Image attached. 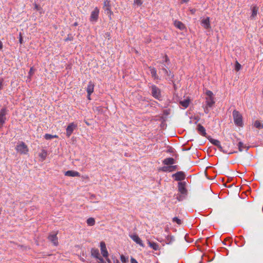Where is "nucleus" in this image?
Here are the masks:
<instances>
[{
    "instance_id": "obj_1",
    "label": "nucleus",
    "mask_w": 263,
    "mask_h": 263,
    "mask_svg": "<svg viewBox=\"0 0 263 263\" xmlns=\"http://www.w3.org/2000/svg\"><path fill=\"white\" fill-rule=\"evenodd\" d=\"M233 117L234 119V122L235 125L238 126H242L243 125V121H242V116L241 114L237 110H234L233 111Z\"/></svg>"
},
{
    "instance_id": "obj_2",
    "label": "nucleus",
    "mask_w": 263,
    "mask_h": 263,
    "mask_svg": "<svg viewBox=\"0 0 263 263\" xmlns=\"http://www.w3.org/2000/svg\"><path fill=\"white\" fill-rule=\"evenodd\" d=\"M16 150L21 154H26L28 152V148L24 142H21L16 145Z\"/></svg>"
},
{
    "instance_id": "obj_3",
    "label": "nucleus",
    "mask_w": 263,
    "mask_h": 263,
    "mask_svg": "<svg viewBox=\"0 0 263 263\" xmlns=\"http://www.w3.org/2000/svg\"><path fill=\"white\" fill-rule=\"evenodd\" d=\"M186 182H179L178 183V191L179 193L184 194L185 195H187V190L186 189Z\"/></svg>"
},
{
    "instance_id": "obj_4",
    "label": "nucleus",
    "mask_w": 263,
    "mask_h": 263,
    "mask_svg": "<svg viewBox=\"0 0 263 263\" xmlns=\"http://www.w3.org/2000/svg\"><path fill=\"white\" fill-rule=\"evenodd\" d=\"M6 109L5 108H2L0 111V128L3 126L6 120Z\"/></svg>"
},
{
    "instance_id": "obj_5",
    "label": "nucleus",
    "mask_w": 263,
    "mask_h": 263,
    "mask_svg": "<svg viewBox=\"0 0 263 263\" xmlns=\"http://www.w3.org/2000/svg\"><path fill=\"white\" fill-rule=\"evenodd\" d=\"M57 234L58 233L57 232L54 234H50L48 236V239L55 246H57L59 244Z\"/></svg>"
},
{
    "instance_id": "obj_6",
    "label": "nucleus",
    "mask_w": 263,
    "mask_h": 263,
    "mask_svg": "<svg viewBox=\"0 0 263 263\" xmlns=\"http://www.w3.org/2000/svg\"><path fill=\"white\" fill-rule=\"evenodd\" d=\"M152 93L153 96L156 99H159L161 97L160 90L155 85L152 86Z\"/></svg>"
},
{
    "instance_id": "obj_7",
    "label": "nucleus",
    "mask_w": 263,
    "mask_h": 263,
    "mask_svg": "<svg viewBox=\"0 0 263 263\" xmlns=\"http://www.w3.org/2000/svg\"><path fill=\"white\" fill-rule=\"evenodd\" d=\"M100 248L101 253L103 256L106 258L107 260L109 261V259L107 258L108 256V253L106 249V245L104 242L101 241L100 242Z\"/></svg>"
},
{
    "instance_id": "obj_8",
    "label": "nucleus",
    "mask_w": 263,
    "mask_h": 263,
    "mask_svg": "<svg viewBox=\"0 0 263 263\" xmlns=\"http://www.w3.org/2000/svg\"><path fill=\"white\" fill-rule=\"evenodd\" d=\"M99 13V9L97 7H96L91 13L90 21L91 22H96L98 18Z\"/></svg>"
},
{
    "instance_id": "obj_9",
    "label": "nucleus",
    "mask_w": 263,
    "mask_h": 263,
    "mask_svg": "<svg viewBox=\"0 0 263 263\" xmlns=\"http://www.w3.org/2000/svg\"><path fill=\"white\" fill-rule=\"evenodd\" d=\"M110 1L105 0L104 2L103 8L105 11L107 12V13L110 16L112 14V12L111 10V5L110 4Z\"/></svg>"
},
{
    "instance_id": "obj_10",
    "label": "nucleus",
    "mask_w": 263,
    "mask_h": 263,
    "mask_svg": "<svg viewBox=\"0 0 263 263\" xmlns=\"http://www.w3.org/2000/svg\"><path fill=\"white\" fill-rule=\"evenodd\" d=\"M173 177H175V179L177 181H181L185 179V175L183 172H178L173 174Z\"/></svg>"
},
{
    "instance_id": "obj_11",
    "label": "nucleus",
    "mask_w": 263,
    "mask_h": 263,
    "mask_svg": "<svg viewBox=\"0 0 263 263\" xmlns=\"http://www.w3.org/2000/svg\"><path fill=\"white\" fill-rule=\"evenodd\" d=\"M201 25L205 29H209L211 28L210 24V17H207L205 18H203L201 22Z\"/></svg>"
},
{
    "instance_id": "obj_12",
    "label": "nucleus",
    "mask_w": 263,
    "mask_h": 263,
    "mask_svg": "<svg viewBox=\"0 0 263 263\" xmlns=\"http://www.w3.org/2000/svg\"><path fill=\"white\" fill-rule=\"evenodd\" d=\"M77 125L73 123H71L69 124L66 128V135L68 137H69L72 133L73 130L76 128Z\"/></svg>"
},
{
    "instance_id": "obj_13",
    "label": "nucleus",
    "mask_w": 263,
    "mask_h": 263,
    "mask_svg": "<svg viewBox=\"0 0 263 263\" xmlns=\"http://www.w3.org/2000/svg\"><path fill=\"white\" fill-rule=\"evenodd\" d=\"M130 238L137 244L139 245L140 246L144 247V245L142 242L141 239L139 238V237L136 235H132L130 236Z\"/></svg>"
},
{
    "instance_id": "obj_14",
    "label": "nucleus",
    "mask_w": 263,
    "mask_h": 263,
    "mask_svg": "<svg viewBox=\"0 0 263 263\" xmlns=\"http://www.w3.org/2000/svg\"><path fill=\"white\" fill-rule=\"evenodd\" d=\"M207 138L209 140V141L211 142V143H212L213 145L216 146L218 147V148L219 149V150L221 151L222 149V146L220 145L219 141L218 140L214 139L210 137H207Z\"/></svg>"
},
{
    "instance_id": "obj_15",
    "label": "nucleus",
    "mask_w": 263,
    "mask_h": 263,
    "mask_svg": "<svg viewBox=\"0 0 263 263\" xmlns=\"http://www.w3.org/2000/svg\"><path fill=\"white\" fill-rule=\"evenodd\" d=\"M197 129L201 135H202V136H204L205 137H206V138L208 137L206 136V133L205 132V128L203 126H202L201 124H198L197 125Z\"/></svg>"
},
{
    "instance_id": "obj_16",
    "label": "nucleus",
    "mask_w": 263,
    "mask_h": 263,
    "mask_svg": "<svg viewBox=\"0 0 263 263\" xmlns=\"http://www.w3.org/2000/svg\"><path fill=\"white\" fill-rule=\"evenodd\" d=\"M65 175L70 177H80V174L79 172L74 171H68L65 172Z\"/></svg>"
},
{
    "instance_id": "obj_17",
    "label": "nucleus",
    "mask_w": 263,
    "mask_h": 263,
    "mask_svg": "<svg viewBox=\"0 0 263 263\" xmlns=\"http://www.w3.org/2000/svg\"><path fill=\"white\" fill-rule=\"evenodd\" d=\"M94 86V84L92 82H89L87 88V92L89 96L93 92Z\"/></svg>"
},
{
    "instance_id": "obj_18",
    "label": "nucleus",
    "mask_w": 263,
    "mask_h": 263,
    "mask_svg": "<svg viewBox=\"0 0 263 263\" xmlns=\"http://www.w3.org/2000/svg\"><path fill=\"white\" fill-rule=\"evenodd\" d=\"M205 100H206V101H205L206 105H207L208 106H209L210 107H212L213 106V105L215 104L214 98L206 97Z\"/></svg>"
},
{
    "instance_id": "obj_19",
    "label": "nucleus",
    "mask_w": 263,
    "mask_h": 263,
    "mask_svg": "<svg viewBox=\"0 0 263 263\" xmlns=\"http://www.w3.org/2000/svg\"><path fill=\"white\" fill-rule=\"evenodd\" d=\"M174 25L181 30H184L185 28V25L181 22L178 21L174 22Z\"/></svg>"
},
{
    "instance_id": "obj_20",
    "label": "nucleus",
    "mask_w": 263,
    "mask_h": 263,
    "mask_svg": "<svg viewBox=\"0 0 263 263\" xmlns=\"http://www.w3.org/2000/svg\"><path fill=\"white\" fill-rule=\"evenodd\" d=\"M163 163L165 165H172L175 163V160L173 158H167L163 161Z\"/></svg>"
},
{
    "instance_id": "obj_21",
    "label": "nucleus",
    "mask_w": 263,
    "mask_h": 263,
    "mask_svg": "<svg viewBox=\"0 0 263 263\" xmlns=\"http://www.w3.org/2000/svg\"><path fill=\"white\" fill-rule=\"evenodd\" d=\"M91 254L93 257H94L96 258H98L100 257V256L99 250L97 249L92 248L91 250Z\"/></svg>"
},
{
    "instance_id": "obj_22",
    "label": "nucleus",
    "mask_w": 263,
    "mask_h": 263,
    "mask_svg": "<svg viewBox=\"0 0 263 263\" xmlns=\"http://www.w3.org/2000/svg\"><path fill=\"white\" fill-rule=\"evenodd\" d=\"M149 69L150 70L152 77L154 78V79H158V76L157 74V71L156 69L152 67H149Z\"/></svg>"
},
{
    "instance_id": "obj_23",
    "label": "nucleus",
    "mask_w": 263,
    "mask_h": 263,
    "mask_svg": "<svg viewBox=\"0 0 263 263\" xmlns=\"http://www.w3.org/2000/svg\"><path fill=\"white\" fill-rule=\"evenodd\" d=\"M148 244L149 246L153 248L154 250H158L159 249V245L156 242H151L150 241H148Z\"/></svg>"
},
{
    "instance_id": "obj_24",
    "label": "nucleus",
    "mask_w": 263,
    "mask_h": 263,
    "mask_svg": "<svg viewBox=\"0 0 263 263\" xmlns=\"http://www.w3.org/2000/svg\"><path fill=\"white\" fill-rule=\"evenodd\" d=\"M190 100L189 99H185L183 101H180V104L184 108H187L190 104Z\"/></svg>"
},
{
    "instance_id": "obj_25",
    "label": "nucleus",
    "mask_w": 263,
    "mask_h": 263,
    "mask_svg": "<svg viewBox=\"0 0 263 263\" xmlns=\"http://www.w3.org/2000/svg\"><path fill=\"white\" fill-rule=\"evenodd\" d=\"M87 224L89 226H93L95 224V219L92 217H90L87 219Z\"/></svg>"
},
{
    "instance_id": "obj_26",
    "label": "nucleus",
    "mask_w": 263,
    "mask_h": 263,
    "mask_svg": "<svg viewBox=\"0 0 263 263\" xmlns=\"http://www.w3.org/2000/svg\"><path fill=\"white\" fill-rule=\"evenodd\" d=\"M176 198L177 200L179 201L183 200L185 198L186 195H185L184 194H181L180 193L177 194L176 195Z\"/></svg>"
},
{
    "instance_id": "obj_27",
    "label": "nucleus",
    "mask_w": 263,
    "mask_h": 263,
    "mask_svg": "<svg viewBox=\"0 0 263 263\" xmlns=\"http://www.w3.org/2000/svg\"><path fill=\"white\" fill-rule=\"evenodd\" d=\"M254 126L256 128H258V129H261L263 128V125L258 120H256L255 121Z\"/></svg>"
},
{
    "instance_id": "obj_28",
    "label": "nucleus",
    "mask_w": 263,
    "mask_h": 263,
    "mask_svg": "<svg viewBox=\"0 0 263 263\" xmlns=\"http://www.w3.org/2000/svg\"><path fill=\"white\" fill-rule=\"evenodd\" d=\"M257 11H258L257 7L256 6L253 7V8L252 9V13L251 16L252 17H254L257 15Z\"/></svg>"
},
{
    "instance_id": "obj_29",
    "label": "nucleus",
    "mask_w": 263,
    "mask_h": 263,
    "mask_svg": "<svg viewBox=\"0 0 263 263\" xmlns=\"http://www.w3.org/2000/svg\"><path fill=\"white\" fill-rule=\"evenodd\" d=\"M57 137H58L57 136H56V135H50V134H46L45 135V138L47 140L51 139H52L53 138H57Z\"/></svg>"
},
{
    "instance_id": "obj_30",
    "label": "nucleus",
    "mask_w": 263,
    "mask_h": 263,
    "mask_svg": "<svg viewBox=\"0 0 263 263\" xmlns=\"http://www.w3.org/2000/svg\"><path fill=\"white\" fill-rule=\"evenodd\" d=\"M238 148L239 151L241 152L243 151V148L246 147V146H244L243 144L241 142H239L238 143Z\"/></svg>"
},
{
    "instance_id": "obj_31",
    "label": "nucleus",
    "mask_w": 263,
    "mask_h": 263,
    "mask_svg": "<svg viewBox=\"0 0 263 263\" xmlns=\"http://www.w3.org/2000/svg\"><path fill=\"white\" fill-rule=\"evenodd\" d=\"M205 94L206 95V97L208 98H214L213 97V93L210 90H206Z\"/></svg>"
},
{
    "instance_id": "obj_32",
    "label": "nucleus",
    "mask_w": 263,
    "mask_h": 263,
    "mask_svg": "<svg viewBox=\"0 0 263 263\" xmlns=\"http://www.w3.org/2000/svg\"><path fill=\"white\" fill-rule=\"evenodd\" d=\"M40 157L45 159L47 156V153L45 151H43L39 155Z\"/></svg>"
},
{
    "instance_id": "obj_33",
    "label": "nucleus",
    "mask_w": 263,
    "mask_h": 263,
    "mask_svg": "<svg viewBox=\"0 0 263 263\" xmlns=\"http://www.w3.org/2000/svg\"><path fill=\"white\" fill-rule=\"evenodd\" d=\"M173 221L175 222H176L178 224H181V220L180 219H179L178 218H177V217H174L173 219Z\"/></svg>"
},
{
    "instance_id": "obj_34",
    "label": "nucleus",
    "mask_w": 263,
    "mask_h": 263,
    "mask_svg": "<svg viewBox=\"0 0 263 263\" xmlns=\"http://www.w3.org/2000/svg\"><path fill=\"white\" fill-rule=\"evenodd\" d=\"M241 67V65L237 61H236L235 64V70L237 71H239Z\"/></svg>"
},
{
    "instance_id": "obj_35",
    "label": "nucleus",
    "mask_w": 263,
    "mask_h": 263,
    "mask_svg": "<svg viewBox=\"0 0 263 263\" xmlns=\"http://www.w3.org/2000/svg\"><path fill=\"white\" fill-rule=\"evenodd\" d=\"M34 69L33 67H31L29 72V78L30 79V77L33 75L34 73Z\"/></svg>"
},
{
    "instance_id": "obj_36",
    "label": "nucleus",
    "mask_w": 263,
    "mask_h": 263,
    "mask_svg": "<svg viewBox=\"0 0 263 263\" xmlns=\"http://www.w3.org/2000/svg\"><path fill=\"white\" fill-rule=\"evenodd\" d=\"M134 4L140 6L142 4V0H134Z\"/></svg>"
},
{
    "instance_id": "obj_37",
    "label": "nucleus",
    "mask_w": 263,
    "mask_h": 263,
    "mask_svg": "<svg viewBox=\"0 0 263 263\" xmlns=\"http://www.w3.org/2000/svg\"><path fill=\"white\" fill-rule=\"evenodd\" d=\"M170 169L169 172H172L176 170L177 166L176 165H171L169 166Z\"/></svg>"
},
{
    "instance_id": "obj_38",
    "label": "nucleus",
    "mask_w": 263,
    "mask_h": 263,
    "mask_svg": "<svg viewBox=\"0 0 263 263\" xmlns=\"http://www.w3.org/2000/svg\"><path fill=\"white\" fill-rule=\"evenodd\" d=\"M162 70L164 71V72L168 76H170L171 72L168 71L165 68H162Z\"/></svg>"
},
{
    "instance_id": "obj_39",
    "label": "nucleus",
    "mask_w": 263,
    "mask_h": 263,
    "mask_svg": "<svg viewBox=\"0 0 263 263\" xmlns=\"http://www.w3.org/2000/svg\"><path fill=\"white\" fill-rule=\"evenodd\" d=\"M169 170H170L169 166H164L161 168V170L164 172L169 171Z\"/></svg>"
},
{
    "instance_id": "obj_40",
    "label": "nucleus",
    "mask_w": 263,
    "mask_h": 263,
    "mask_svg": "<svg viewBox=\"0 0 263 263\" xmlns=\"http://www.w3.org/2000/svg\"><path fill=\"white\" fill-rule=\"evenodd\" d=\"M120 258L122 262H125L126 261V258L123 255L121 256Z\"/></svg>"
},
{
    "instance_id": "obj_41",
    "label": "nucleus",
    "mask_w": 263,
    "mask_h": 263,
    "mask_svg": "<svg viewBox=\"0 0 263 263\" xmlns=\"http://www.w3.org/2000/svg\"><path fill=\"white\" fill-rule=\"evenodd\" d=\"M98 260H99V263H106L103 258L100 256V257L98 258H97Z\"/></svg>"
},
{
    "instance_id": "obj_42",
    "label": "nucleus",
    "mask_w": 263,
    "mask_h": 263,
    "mask_svg": "<svg viewBox=\"0 0 263 263\" xmlns=\"http://www.w3.org/2000/svg\"><path fill=\"white\" fill-rule=\"evenodd\" d=\"M3 81L4 80L3 79H0V90L3 89Z\"/></svg>"
},
{
    "instance_id": "obj_43",
    "label": "nucleus",
    "mask_w": 263,
    "mask_h": 263,
    "mask_svg": "<svg viewBox=\"0 0 263 263\" xmlns=\"http://www.w3.org/2000/svg\"><path fill=\"white\" fill-rule=\"evenodd\" d=\"M209 107L207 105L205 106L204 109V112L205 114H208L209 112Z\"/></svg>"
},
{
    "instance_id": "obj_44",
    "label": "nucleus",
    "mask_w": 263,
    "mask_h": 263,
    "mask_svg": "<svg viewBox=\"0 0 263 263\" xmlns=\"http://www.w3.org/2000/svg\"><path fill=\"white\" fill-rule=\"evenodd\" d=\"M19 42L21 44L23 43V37L21 33H20Z\"/></svg>"
},
{
    "instance_id": "obj_45",
    "label": "nucleus",
    "mask_w": 263,
    "mask_h": 263,
    "mask_svg": "<svg viewBox=\"0 0 263 263\" xmlns=\"http://www.w3.org/2000/svg\"><path fill=\"white\" fill-rule=\"evenodd\" d=\"M131 263H138L137 261L134 258H131Z\"/></svg>"
},
{
    "instance_id": "obj_46",
    "label": "nucleus",
    "mask_w": 263,
    "mask_h": 263,
    "mask_svg": "<svg viewBox=\"0 0 263 263\" xmlns=\"http://www.w3.org/2000/svg\"><path fill=\"white\" fill-rule=\"evenodd\" d=\"M190 12H191L192 14H194L196 12V9H191L190 10Z\"/></svg>"
},
{
    "instance_id": "obj_47",
    "label": "nucleus",
    "mask_w": 263,
    "mask_h": 263,
    "mask_svg": "<svg viewBox=\"0 0 263 263\" xmlns=\"http://www.w3.org/2000/svg\"><path fill=\"white\" fill-rule=\"evenodd\" d=\"M165 61L166 62H167L169 61V59H168V57L166 55H165Z\"/></svg>"
},
{
    "instance_id": "obj_48",
    "label": "nucleus",
    "mask_w": 263,
    "mask_h": 263,
    "mask_svg": "<svg viewBox=\"0 0 263 263\" xmlns=\"http://www.w3.org/2000/svg\"><path fill=\"white\" fill-rule=\"evenodd\" d=\"M151 42V39L150 38H148L146 39V41H145V42L146 43H149Z\"/></svg>"
},
{
    "instance_id": "obj_49",
    "label": "nucleus",
    "mask_w": 263,
    "mask_h": 263,
    "mask_svg": "<svg viewBox=\"0 0 263 263\" xmlns=\"http://www.w3.org/2000/svg\"><path fill=\"white\" fill-rule=\"evenodd\" d=\"M35 8L37 10H39L40 7L37 4H35Z\"/></svg>"
},
{
    "instance_id": "obj_50",
    "label": "nucleus",
    "mask_w": 263,
    "mask_h": 263,
    "mask_svg": "<svg viewBox=\"0 0 263 263\" xmlns=\"http://www.w3.org/2000/svg\"><path fill=\"white\" fill-rule=\"evenodd\" d=\"M3 43L2 42L0 41V49L1 50L2 48H3Z\"/></svg>"
},
{
    "instance_id": "obj_51",
    "label": "nucleus",
    "mask_w": 263,
    "mask_h": 263,
    "mask_svg": "<svg viewBox=\"0 0 263 263\" xmlns=\"http://www.w3.org/2000/svg\"><path fill=\"white\" fill-rule=\"evenodd\" d=\"M230 240V239L229 238H227L225 239V240L223 242V243L224 244V245H226V241H227V240Z\"/></svg>"
},
{
    "instance_id": "obj_52",
    "label": "nucleus",
    "mask_w": 263,
    "mask_h": 263,
    "mask_svg": "<svg viewBox=\"0 0 263 263\" xmlns=\"http://www.w3.org/2000/svg\"><path fill=\"white\" fill-rule=\"evenodd\" d=\"M96 109L97 110H99L100 109H101V107H96Z\"/></svg>"
},
{
    "instance_id": "obj_53",
    "label": "nucleus",
    "mask_w": 263,
    "mask_h": 263,
    "mask_svg": "<svg viewBox=\"0 0 263 263\" xmlns=\"http://www.w3.org/2000/svg\"><path fill=\"white\" fill-rule=\"evenodd\" d=\"M78 23H77V22H76V23H74L73 24V26H78Z\"/></svg>"
},
{
    "instance_id": "obj_54",
    "label": "nucleus",
    "mask_w": 263,
    "mask_h": 263,
    "mask_svg": "<svg viewBox=\"0 0 263 263\" xmlns=\"http://www.w3.org/2000/svg\"><path fill=\"white\" fill-rule=\"evenodd\" d=\"M183 1V2L184 3H187L189 2V0H182Z\"/></svg>"
},
{
    "instance_id": "obj_55",
    "label": "nucleus",
    "mask_w": 263,
    "mask_h": 263,
    "mask_svg": "<svg viewBox=\"0 0 263 263\" xmlns=\"http://www.w3.org/2000/svg\"><path fill=\"white\" fill-rule=\"evenodd\" d=\"M244 245H245V242H242V243L241 244V246H243Z\"/></svg>"
},
{
    "instance_id": "obj_56",
    "label": "nucleus",
    "mask_w": 263,
    "mask_h": 263,
    "mask_svg": "<svg viewBox=\"0 0 263 263\" xmlns=\"http://www.w3.org/2000/svg\"><path fill=\"white\" fill-rule=\"evenodd\" d=\"M88 99L89 100L90 99V96H89L88 95Z\"/></svg>"
},
{
    "instance_id": "obj_57",
    "label": "nucleus",
    "mask_w": 263,
    "mask_h": 263,
    "mask_svg": "<svg viewBox=\"0 0 263 263\" xmlns=\"http://www.w3.org/2000/svg\"><path fill=\"white\" fill-rule=\"evenodd\" d=\"M231 242H232V241H231V242H230V244L229 245V246H231Z\"/></svg>"
}]
</instances>
